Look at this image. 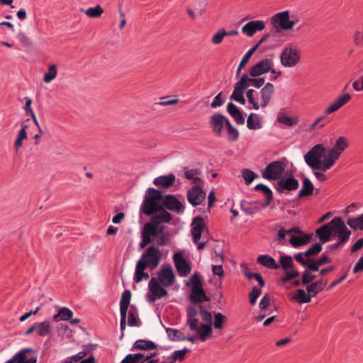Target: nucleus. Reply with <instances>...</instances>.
Returning <instances> with one entry per match:
<instances>
[{
  "label": "nucleus",
  "instance_id": "obj_29",
  "mask_svg": "<svg viewBox=\"0 0 363 363\" xmlns=\"http://www.w3.org/2000/svg\"><path fill=\"white\" fill-rule=\"evenodd\" d=\"M227 111L234 118L238 124L243 125L245 123L244 117L235 104L233 103H228L227 105Z\"/></svg>",
  "mask_w": 363,
  "mask_h": 363
},
{
  "label": "nucleus",
  "instance_id": "obj_37",
  "mask_svg": "<svg viewBox=\"0 0 363 363\" xmlns=\"http://www.w3.org/2000/svg\"><path fill=\"white\" fill-rule=\"evenodd\" d=\"M159 212H160V213L154 216L152 218V220L153 221H155V223H157L158 225H161V223H167L171 220V219H172L171 214L169 212H167V211H165L164 209H163L162 206H161V209Z\"/></svg>",
  "mask_w": 363,
  "mask_h": 363
},
{
  "label": "nucleus",
  "instance_id": "obj_15",
  "mask_svg": "<svg viewBox=\"0 0 363 363\" xmlns=\"http://www.w3.org/2000/svg\"><path fill=\"white\" fill-rule=\"evenodd\" d=\"M149 289L152 296H150L151 302H154L157 298H161L167 295V290L161 286L157 279L152 277L149 282Z\"/></svg>",
  "mask_w": 363,
  "mask_h": 363
},
{
  "label": "nucleus",
  "instance_id": "obj_41",
  "mask_svg": "<svg viewBox=\"0 0 363 363\" xmlns=\"http://www.w3.org/2000/svg\"><path fill=\"white\" fill-rule=\"evenodd\" d=\"M148 267L143 260L139 259L137 262L136 267H135V272L134 274V281L136 283H139L142 281V274L144 273L145 269Z\"/></svg>",
  "mask_w": 363,
  "mask_h": 363
},
{
  "label": "nucleus",
  "instance_id": "obj_36",
  "mask_svg": "<svg viewBox=\"0 0 363 363\" xmlns=\"http://www.w3.org/2000/svg\"><path fill=\"white\" fill-rule=\"evenodd\" d=\"M325 284V282L323 280L316 281L311 283L310 285H308L306 290L311 296H315L318 294V292L324 289Z\"/></svg>",
  "mask_w": 363,
  "mask_h": 363
},
{
  "label": "nucleus",
  "instance_id": "obj_23",
  "mask_svg": "<svg viewBox=\"0 0 363 363\" xmlns=\"http://www.w3.org/2000/svg\"><path fill=\"white\" fill-rule=\"evenodd\" d=\"M191 234L193 236L194 242L199 241L201 237V233L206 228V225L203 223V220L201 217L197 216L193 219Z\"/></svg>",
  "mask_w": 363,
  "mask_h": 363
},
{
  "label": "nucleus",
  "instance_id": "obj_56",
  "mask_svg": "<svg viewBox=\"0 0 363 363\" xmlns=\"http://www.w3.org/2000/svg\"><path fill=\"white\" fill-rule=\"evenodd\" d=\"M227 318L220 313H216L214 314L213 326L216 329H221L223 327Z\"/></svg>",
  "mask_w": 363,
  "mask_h": 363
},
{
  "label": "nucleus",
  "instance_id": "obj_33",
  "mask_svg": "<svg viewBox=\"0 0 363 363\" xmlns=\"http://www.w3.org/2000/svg\"><path fill=\"white\" fill-rule=\"evenodd\" d=\"M314 186L311 181L308 178H304L303 181V186L298 192V197L303 198L309 196L313 194Z\"/></svg>",
  "mask_w": 363,
  "mask_h": 363
},
{
  "label": "nucleus",
  "instance_id": "obj_2",
  "mask_svg": "<svg viewBox=\"0 0 363 363\" xmlns=\"http://www.w3.org/2000/svg\"><path fill=\"white\" fill-rule=\"evenodd\" d=\"M186 324L192 331H196L201 342L206 341L212 333V325L202 324L199 326L198 309L195 306H189L187 308Z\"/></svg>",
  "mask_w": 363,
  "mask_h": 363
},
{
  "label": "nucleus",
  "instance_id": "obj_12",
  "mask_svg": "<svg viewBox=\"0 0 363 363\" xmlns=\"http://www.w3.org/2000/svg\"><path fill=\"white\" fill-rule=\"evenodd\" d=\"M186 198L193 206H196L201 204L205 200L206 193L201 186L196 185L188 191Z\"/></svg>",
  "mask_w": 363,
  "mask_h": 363
},
{
  "label": "nucleus",
  "instance_id": "obj_45",
  "mask_svg": "<svg viewBox=\"0 0 363 363\" xmlns=\"http://www.w3.org/2000/svg\"><path fill=\"white\" fill-rule=\"evenodd\" d=\"M255 189L257 191H262L267 197V203L263 205L264 207L268 206L273 198V193L272 190L264 184H259L255 186Z\"/></svg>",
  "mask_w": 363,
  "mask_h": 363
},
{
  "label": "nucleus",
  "instance_id": "obj_3",
  "mask_svg": "<svg viewBox=\"0 0 363 363\" xmlns=\"http://www.w3.org/2000/svg\"><path fill=\"white\" fill-rule=\"evenodd\" d=\"M162 200L161 191L153 188H149L142 206L143 213L147 216H150L160 211L161 209L160 203H162Z\"/></svg>",
  "mask_w": 363,
  "mask_h": 363
},
{
  "label": "nucleus",
  "instance_id": "obj_18",
  "mask_svg": "<svg viewBox=\"0 0 363 363\" xmlns=\"http://www.w3.org/2000/svg\"><path fill=\"white\" fill-rule=\"evenodd\" d=\"M157 355V352L145 354L138 352L135 354H128L122 360L121 363H143L148 362L149 359L155 358Z\"/></svg>",
  "mask_w": 363,
  "mask_h": 363
},
{
  "label": "nucleus",
  "instance_id": "obj_7",
  "mask_svg": "<svg viewBox=\"0 0 363 363\" xmlns=\"http://www.w3.org/2000/svg\"><path fill=\"white\" fill-rule=\"evenodd\" d=\"M285 170V164L281 161L269 163L262 172V177L266 179L275 180L280 178Z\"/></svg>",
  "mask_w": 363,
  "mask_h": 363
},
{
  "label": "nucleus",
  "instance_id": "obj_11",
  "mask_svg": "<svg viewBox=\"0 0 363 363\" xmlns=\"http://www.w3.org/2000/svg\"><path fill=\"white\" fill-rule=\"evenodd\" d=\"M159 281L164 287H169L174 284L175 276L170 264L164 265L157 273Z\"/></svg>",
  "mask_w": 363,
  "mask_h": 363
},
{
  "label": "nucleus",
  "instance_id": "obj_35",
  "mask_svg": "<svg viewBox=\"0 0 363 363\" xmlns=\"http://www.w3.org/2000/svg\"><path fill=\"white\" fill-rule=\"evenodd\" d=\"M35 332L41 337L48 336L51 333V325L48 321L35 323Z\"/></svg>",
  "mask_w": 363,
  "mask_h": 363
},
{
  "label": "nucleus",
  "instance_id": "obj_39",
  "mask_svg": "<svg viewBox=\"0 0 363 363\" xmlns=\"http://www.w3.org/2000/svg\"><path fill=\"white\" fill-rule=\"evenodd\" d=\"M201 173L199 169H184L185 178L191 180L194 184L201 183L202 180L198 177Z\"/></svg>",
  "mask_w": 363,
  "mask_h": 363
},
{
  "label": "nucleus",
  "instance_id": "obj_22",
  "mask_svg": "<svg viewBox=\"0 0 363 363\" xmlns=\"http://www.w3.org/2000/svg\"><path fill=\"white\" fill-rule=\"evenodd\" d=\"M164 227L162 225H158L157 223L151 220L144 225L143 234L146 235L150 238L152 237H157L163 233Z\"/></svg>",
  "mask_w": 363,
  "mask_h": 363
},
{
  "label": "nucleus",
  "instance_id": "obj_26",
  "mask_svg": "<svg viewBox=\"0 0 363 363\" xmlns=\"http://www.w3.org/2000/svg\"><path fill=\"white\" fill-rule=\"evenodd\" d=\"M274 92V85L269 82L267 83L264 85V86L260 90L261 104L259 105V107L261 106L262 108H264L269 104Z\"/></svg>",
  "mask_w": 363,
  "mask_h": 363
},
{
  "label": "nucleus",
  "instance_id": "obj_38",
  "mask_svg": "<svg viewBox=\"0 0 363 363\" xmlns=\"http://www.w3.org/2000/svg\"><path fill=\"white\" fill-rule=\"evenodd\" d=\"M165 330L172 341H184L186 340V336L179 330L167 328Z\"/></svg>",
  "mask_w": 363,
  "mask_h": 363
},
{
  "label": "nucleus",
  "instance_id": "obj_31",
  "mask_svg": "<svg viewBox=\"0 0 363 363\" xmlns=\"http://www.w3.org/2000/svg\"><path fill=\"white\" fill-rule=\"evenodd\" d=\"M247 127L250 130H258L262 127L261 118L255 113H250L247 119Z\"/></svg>",
  "mask_w": 363,
  "mask_h": 363
},
{
  "label": "nucleus",
  "instance_id": "obj_24",
  "mask_svg": "<svg viewBox=\"0 0 363 363\" xmlns=\"http://www.w3.org/2000/svg\"><path fill=\"white\" fill-rule=\"evenodd\" d=\"M298 182L294 177H289L286 179H281L277 182V191L279 192H284V190L294 191L298 189Z\"/></svg>",
  "mask_w": 363,
  "mask_h": 363
},
{
  "label": "nucleus",
  "instance_id": "obj_25",
  "mask_svg": "<svg viewBox=\"0 0 363 363\" xmlns=\"http://www.w3.org/2000/svg\"><path fill=\"white\" fill-rule=\"evenodd\" d=\"M351 99V96L349 94H344L343 95L337 97L325 110V114L330 115L342 106L347 104Z\"/></svg>",
  "mask_w": 363,
  "mask_h": 363
},
{
  "label": "nucleus",
  "instance_id": "obj_10",
  "mask_svg": "<svg viewBox=\"0 0 363 363\" xmlns=\"http://www.w3.org/2000/svg\"><path fill=\"white\" fill-rule=\"evenodd\" d=\"M301 59L300 50L296 47H286L281 56V62L285 67L296 66Z\"/></svg>",
  "mask_w": 363,
  "mask_h": 363
},
{
  "label": "nucleus",
  "instance_id": "obj_50",
  "mask_svg": "<svg viewBox=\"0 0 363 363\" xmlns=\"http://www.w3.org/2000/svg\"><path fill=\"white\" fill-rule=\"evenodd\" d=\"M242 177L245 182V184L249 185L254 181V179L258 178L259 175L248 169H243L242 170Z\"/></svg>",
  "mask_w": 363,
  "mask_h": 363
},
{
  "label": "nucleus",
  "instance_id": "obj_61",
  "mask_svg": "<svg viewBox=\"0 0 363 363\" xmlns=\"http://www.w3.org/2000/svg\"><path fill=\"white\" fill-rule=\"evenodd\" d=\"M304 257V252H298L294 255L296 262H299L303 267L309 268L311 259L310 258L305 259Z\"/></svg>",
  "mask_w": 363,
  "mask_h": 363
},
{
  "label": "nucleus",
  "instance_id": "obj_16",
  "mask_svg": "<svg viewBox=\"0 0 363 363\" xmlns=\"http://www.w3.org/2000/svg\"><path fill=\"white\" fill-rule=\"evenodd\" d=\"M173 259L179 275L180 277L187 276L191 271V267L184 258L183 255L181 252L174 253Z\"/></svg>",
  "mask_w": 363,
  "mask_h": 363
},
{
  "label": "nucleus",
  "instance_id": "obj_63",
  "mask_svg": "<svg viewBox=\"0 0 363 363\" xmlns=\"http://www.w3.org/2000/svg\"><path fill=\"white\" fill-rule=\"evenodd\" d=\"M335 161L331 160L330 158H327L325 161H320V162L318 164V170H321L322 172H326L330 169L335 164Z\"/></svg>",
  "mask_w": 363,
  "mask_h": 363
},
{
  "label": "nucleus",
  "instance_id": "obj_32",
  "mask_svg": "<svg viewBox=\"0 0 363 363\" xmlns=\"http://www.w3.org/2000/svg\"><path fill=\"white\" fill-rule=\"evenodd\" d=\"M73 316V312L67 307L61 308L57 314L53 316V320L55 322H59L60 320H69Z\"/></svg>",
  "mask_w": 363,
  "mask_h": 363
},
{
  "label": "nucleus",
  "instance_id": "obj_13",
  "mask_svg": "<svg viewBox=\"0 0 363 363\" xmlns=\"http://www.w3.org/2000/svg\"><path fill=\"white\" fill-rule=\"evenodd\" d=\"M157 349V345L154 342L145 339H140L133 343L131 351H140V352L142 353L150 354L157 352L155 351Z\"/></svg>",
  "mask_w": 363,
  "mask_h": 363
},
{
  "label": "nucleus",
  "instance_id": "obj_48",
  "mask_svg": "<svg viewBox=\"0 0 363 363\" xmlns=\"http://www.w3.org/2000/svg\"><path fill=\"white\" fill-rule=\"evenodd\" d=\"M57 74V65H50L48 66V71L44 74L43 81L45 83H50L54 80Z\"/></svg>",
  "mask_w": 363,
  "mask_h": 363
},
{
  "label": "nucleus",
  "instance_id": "obj_30",
  "mask_svg": "<svg viewBox=\"0 0 363 363\" xmlns=\"http://www.w3.org/2000/svg\"><path fill=\"white\" fill-rule=\"evenodd\" d=\"M257 262L269 269H278L280 267V265L276 262L275 259L267 255H259L257 257Z\"/></svg>",
  "mask_w": 363,
  "mask_h": 363
},
{
  "label": "nucleus",
  "instance_id": "obj_6",
  "mask_svg": "<svg viewBox=\"0 0 363 363\" xmlns=\"http://www.w3.org/2000/svg\"><path fill=\"white\" fill-rule=\"evenodd\" d=\"M333 225V235H337L338 242L342 246L348 241L351 231L347 229L341 217H335L331 220Z\"/></svg>",
  "mask_w": 363,
  "mask_h": 363
},
{
  "label": "nucleus",
  "instance_id": "obj_54",
  "mask_svg": "<svg viewBox=\"0 0 363 363\" xmlns=\"http://www.w3.org/2000/svg\"><path fill=\"white\" fill-rule=\"evenodd\" d=\"M347 147H348V143H347V139L345 138H344V137H340L337 140V141H336L334 147H333V149H334L335 151H337V152H339V154L341 155V153Z\"/></svg>",
  "mask_w": 363,
  "mask_h": 363
},
{
  "label": "nucleus",
  "instance_id": "obj_21",
  "mask_svg": "<svg viewBox=\"0 0 363 363\" xmlns=\"http://www.w3.org/2000/svg\"><path fill=\"white\" fill-rule=\"evenodd\" d=\"M315 234L321 243H325L330 241L331 236L333 235L331 221L316 229Z\"/></svg>",
  "mask_w": 363,
  "mask_h": 363
},
{
  "label": "nucleus",
  "instance_id": "obj_20",
  "mask_svg": "<svg viewBox=\"0 0 363 363\" xmlns=\"http://www.w3.org/2000/svg\"><path fill=\"white\" fill-rule=\"evenodd\" d=\"M226 120L228 119L220 113L214 114L210 118V126L217 135H221L223 125H226Z\"/></svg>",
  "mask_w": 363,
  "mask_h": 363
},
{
  "label": "nucleus",
  "instance_id": "obj_51",
  "mask_svg": "<svg viewBox=\"0 0 363 363\" xmlns=\"http://www.w3.org/2000/svg\"><path fill=\"white\" fill-rule=\"evenodd\" d=\"M269 38H272L274 40H279L280 42H284L286 40L285 39L280 38L279 35H275V32L271 29L270 32L265 33L255 44V45H260L261 44L267 42Z\"/></svg>",
  "mask_w": 363,
  "mask_h": 363
},
{
  "label": "nucleus",
  "instance_id": "obj_19",
  "mask_svg": "<svg viewBox=\"0 0 363 363\" xmlns=\"http://www.w3.org/2000/svg\"><path fill=\"white\" fill-rule=\"evenodd\" d=\"M17 363H37V356L34 350L26 348L18 352L15 355Z\"/></svg>",
  "mask_w": 363,
  "mask_h": 363
},
{
  "label": "nucleus",
  "instance_id": "obj_44",
  "mask_svg": "<svg viewBox=\"0 0 363 363\" xmlns=\"http://www.w3.org/2000/svg\"><path fill=\"white\" fill-rule=\"evenodd\" d=\"M226 128L228 133V140L230 142H235L238 140L239 138V132L238 130L234 128L229 120H226Z\"/></svg>",
  "mask_w": 363,
  "mask_h": 363
},
{
  "label": "nucleus",
  "instance_id": "obj_28",
  "mask_svg": "<svg viewBox=\"0 0 363 363\" xmlns=\"http://www.w3.org/2000/svg\"><path fill=\"white\" fill-rule=\"evenodd\" d=\"M174 181L175 176L173 174H169L166 176L156 177L153 181V184L157 186L168 188L173 185Z\"/></svg>",
  "mask_w": 363,
  "mask_h": 363
},
{
  "label": "nucleus",
  "instance_id": "obj_60",
  "mask_svg": "<svg viewBox=\"0 0 363 363\" xmlns=\"http://www.w3.org/2000/svg\"><path fill=\"white\" fill-rule=\"evenodd\" d=\"M226 36V30L224 28H220L218 32L212 37L211 43L217 45L222 43L224 37Z\"/></svg>",
  "mask_w": 363,
  "mask_h": 363
},
{
  "label": "nucleus",
  "instance_id": "obj_42",
  "mask_svg": "<svg viewBox=\"0 0 363 363\" xmlns=\"http://www.w3.org/2000/svg\"><path fill=\"white\" fill-rule=\"evenodd\" d=\"M331 259L326 255H323L320 259L318 260H312L311 263L309 265V269L313 272L319 271V267L325 264L330 263Z\"/></svg>",
  "mask_w": 363,
  "mask_h": 363
},
{
  "label": "nucleus",
  "instance_id": "obj_27",
  "mask_svg": "<svg viewBox=\"0 0 363 363\" xmlns=\"http://www.w3.org/2000/svg\"><path fill=\"white\" fill-rule=\"evenodd\" d=\"M312 238V235H291L289 243L294 247H298L308 244Z\"/></svg>",
  "mask_w": 363,
  "mask_h": 363
},
{
  "label": "nucleus",
  "instance_id": "obj_62",
  "mask_svg": "<svg viewBox=\"0 0 363 363\" xmlns=\"http://www.w3.org/2000/svg\"><path fill=\"white\" fill-rule=\"evenodd\" d=\"M335 161L331 160L330 158H327L325 161H320V162L318 164V170H321L322 172H326L330 169L335 164Z\"/></svg>",
  "mask_w": 363,
  "mask_h": 363
},
{
  "label": "nucleus",
  "instance_id": "obj_1",
  "mask_svg": "<svg viewBox=\"0 0 363 363\" xmlns=\"http://www.w3.org/2000/svg\"><path fill=\"white\" fill-rule=\"evenodd\" d=\"M272 30L282 39L288 36V30L293 28L296 22L290 19L289 11L277 13L269 18Z\"/></svg>",
  "mask_w": 363,
  "mask_h": 363
},
{
  "label": "nucleus",
  "instance_id": "obj_47",
  "mask_svg": "<svg viewBox=\"0 0 363 363\" xmlns=\"http://www.w3.org/2000/svg\"><path fill=\"white\" fill-rule=\"evenodd\" d=\"M27 125H23L21 129L18 133L17 138L14 142V147L16 150L20 148L22 146L23 140L27 138Z\"/></svg>",
  "mask_w": 363,
  "mask_h": 363
},
{
  "label": "nucleus",
  "instance_id": "obj_49",
  "mask_svg": "<svg viewBox=\"0 0 363 363\" xmlns=\"http://www.w3.org/2000/svg\"><path fill=\"white\" fill-rule=\"evenodd\" d=\"M198 309V315H200L202 318V320L206 323V324L212 325V315L211 313L206 311L202 305H199L198 306H195Z\"/></svg>",
  "mask_w": 363,
  "mask_h": 363
},
{
  "label": "nucleus",
  "instance_id": "obj_9",
  "mask_svg": "<svg viewBox=\"0 0 363 363\" xmlns=\"http://www.w3.org/2000/svg\"><path fill=\"white\" fill-rule=\"evenodd\" d=\"M160 257L161 252L159 249L152 245L145 250L140 259L143 260L145 264L151 269H154L158 266Z\"/></svg>",
  "mask_w": 363,
  "mask_h": 363
},
{
  "label": "nucleus",
  "instance_id": "obj_46",
  "mask_svg": "<svg viewBox=\"0 0 363 363\" xmlns=\"http://www.w3.org/2000/svg\"><path fill=\"white\" fill-rule=\"evenodd\" d=\"M347 223L353 229L363 230V213L356 218H349Z\"/></svg>",
  "mask_w": 363,
  "mask_h": 363
},
{
  "label": "nucleus",
  "instance_id": "obj_17",
  "mask_svg": "<svg viewBox=\"0 0 363 363\" xmlns=\"http://www.w3.org/2000/svg\"><path fill=\"white\" fill-rule=\"evenodd\" d=\"M162 205L179 214L184 211V205L173 195H167L162 200Z\"/></svg>",
  "mask_w": 363,
  "mask_h": 363
},
{
  "label": "nucleus",
  "instance_id": "obj_4",
  "mask_svg": "<svg viewBox=\"0 0 363 363\" xmlns=\"http://www.w3.org/2000/svg\"><path fill=\"white\" fill-rule=\"evenodd\" d=\"M191 285V294L189 295L190 301L194 303H201L203 301H209L210 298L206 296L202 286V282L200 280L198 274H194L189 279L186 286Z\"/></svg>",
  "mask_w": 363,
  "mask_h": 363
},
{
  "label": "nucleus",
  "instance_id": "obj_43",
  "mask_svg": "<svg viewBox=\"0 0 363 363\" xmlns=\"http://www.w3.org/2000/svg\"><path fill=\"white\" fill-rule=\"evenodd\" d=\"M311 294H307L303 289H298L296 294L292 299L295 300L298 303H306L311 302Z\"/></svg>",
  "mask_w": 363,
  "mask_h": 363
},
{
  "label": "nucleus",
  "instance_id": "obj_40",
  "mask_svg": "<svg viewBox=\"0 0 363 363\" xmlns=\"http://www.w3.org/2000/svg\"><path fill=\"white\" fill-rule=\"evenodd\" d=\"M80 11L82 12H84V13L89 18H99L104 12L103 8L99 4L94 7H90V8L87 9L86 10H84L83 9H81Z\"/></svg>",
  "mask_w": 363,
  "mask_h": 363
},
{
  "label": "nucleus",
  "instance_id": "obj_59",
  "mask_svg": "<svg viewBox=\"0 0 363 363\" xmlns=\"http://www.w3.org/2000/svg\"><path fill=\"white\" fill-rule=\"evenodd\" d=\"M311 271L312 270L309 268L306 267L305 271L303 272L301 279V284L303 285H306L315 279V276L311 273Z\"/></svg>",
  "mask_w": 363,
  "mask_h": 363
},
{
  "label": "nucleus",
  "instance_id": "obj_58",
  "mask_svg": "<svg viewBox=\"0 0 363 363\" xmlns=\"http://www.w3.org/2000/svg\"><path fill=\"white\" fill-rule=\"evenodd\" d=\"M188 352L189 350L186 348L180 350H175L172 353L169 359L173 361H182Z\"/></svg>",
  "mask_w": 363,
  "mask_h": 363
},
{
  "label": "nucleus",
  "instance_id": "obj_8",
  "mask_svg": "<svg viewBox=\"0 0 363 363\" xmlns=\"http://www.w3.org/2000/svg\"><path fill=\"white\" fill-rule=\"evenodd\" d=\"M273 62L269 59H264L259 61L255 66H253L250 70V74L253 77H257L268 72L276 73L277 75L274 77V79H276L278 76L281 75V72H276L273 67Z\"/></svg>",
  "mask_w": 363,
  "mask_h": 363
},
{
  "label": "nucleus",
  "instance_id": "obj_55",
  "mask_svg": "<svg viewBox=\"0 0 363 363\" xmlns=\"http://www.w3.org/2000/svg\"><path fill=\"white\" fill-rule=\"evenodd\" d=\"M247 74H245L242 76L240 80L235 84L233 91L244 92L249 86V84H247Z\"/></svg>",
  "mask_w": 363,
  "mask_h": 363
},
{
  "label": "nucleus",
  "instance_id": "obj_5",
  "mask_svg": "<svg viewBox=\"0 0 363 363\" xmlns=\"http://www.w3.org/2000/svg\"><path fill=\"white\" fill-rule=\"evenodd\" d=\"M325 151L323 145H315L304 155L305 162L313 170H318V164L322 160Z\"/></svg>",
  "mask_w": 363,
  "mask_h": 363
},
{
  "label": "nucleus",
  "instance_id": "obj_52",
  "mask_svg": "<svg viewBox=\"0 0 363 363\" xmlns=\"http://www.w3.org/2000/svg\"><path fill=\"white\" fill-rule=\"evenodd\" d=\"M280 264L285 272L293 269L294 262L290 255H284L280 257Z\"/></svg>",
  "mask_w": 363,
  "mask_h": 363
},
{
  "label": "nucleus",
  "instance_id": "obj_57",
  "mask_svg": "<svg viewBox=\"0 0 363 363\" xmlns=\"http://www.w3.org/2000/svg\"><path fill=\"white\" fill-rule=\"evenodd\" d=\"M322 250V246L320 243H315L306 251L304 252V255L307 258H310L311 256L318 255Z\"/></svg>",
  "mask_w": 363,
  "mask_h": 363
},
{
  "label": "nucleus",
  "instance_id": "obj_34",
  "mask_svg": "<svg viewBox=\"0 0 363 363\" xmlns=\"http://www.w3.org/2000/svg\"><path fill=\"white\" fill-rule=\"evenodd\" d=\"M131 299V292L130 290H125L123 292L120 301V312L127 313L128 306Z\"/></svg>",
  "mask_w": 363,
  "mask_h": 363
},
{
  "label": "nucleus",
  "instance_id": "obj_64",
  "mask_svg": "<svg viewBox=\"0 0 363 363\" xmlns=\"http://www.w3.org/2000/svg\"><path fill=\"white\" fill-rule=\"evenodd\" d=\"M335 161L331 160L330 158H327L325 161H320V162L318 164V170H321L322 172H326L330 169L335 164Z\"/></svg>",
  "mask_w": 363,
  "mask_h": 363
},
{
  "label": "nucleus",
  "instance_id": "obj_14",
  "mask_svg": "<svg viewBox=\"0 0 363 363\" xmlns=\"http://www.w3.org/2000/svg\"><path fill=\"white\" fill-rule=\"evenodd\" d=\"M265 27V22L262 20L251 21L242 27V33L247 37H252L257 32L262 31Z\"/></svg>",
  "mask_w": 363,
  "mask_h": 363
},
{
  "label": "nucleus",
  "instance_id": "obj_53",
  "mask_svg": "<svg viewBox=\"0 0 363 363\" xmlns=\"http://www.w3.org/2000/svg\"><path fill=\"white\" fill-rule=\"evenodd\" d=\"M277 121L287 126H293L298 123L297 118H291L284 114H279Z\"/></svg>",
  "mask_w": 363,
  "mask_h": 363
}]
</instances>
